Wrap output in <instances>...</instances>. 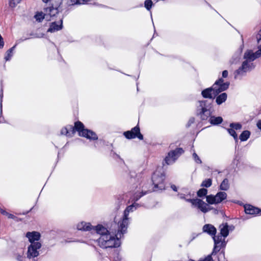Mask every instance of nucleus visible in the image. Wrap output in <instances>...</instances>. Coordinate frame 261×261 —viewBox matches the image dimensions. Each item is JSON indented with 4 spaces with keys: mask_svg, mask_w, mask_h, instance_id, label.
I'll return each instance as SVG.
<instances>
[{
    "mask_svg": "<svg viewBox=\"0 0 261 261\" xmlns=\"http://www.w3.org/2000/svg\"><path fill=\"white\" fill-rule=\"evenodd\" d=\"M212 87H209L202 91L201 94L204 98H208L210 99L200 101L199 107L200 115L202 120H206L209 118L208 121L212 124V116H211V108L212 103Z\"/></svg>",
    "mask_w": 261,
    "mask_h": 261,
    "instance_id": "1",
    "label": "nucleus"
},
{
    "mask_svg": "<svg viewBox=\"0 0 261 261\" xmlns=\"http://www.w3.org/2000/svg\"><path fill=\"white\" fill-rule=\"evenodd\" d=\"M62 0H51V6L44 8L43 11H38L34 16H56L63 15Z\"/></svg>",
    "mask_w": 261,
    "mask_h": 261,
    "instance_id": "2",
    "label": "nucleus"
},
{
    "mask_svg": "<svg viewBox=\"0 0 261 261\" xmlns=\"http://www.w3.org/2000/svg\"><path fill=\"white\" fill-rule=\"evenodd\" d=\"M165 174L162 170L156 169L152 174L151 180L153 187L149 190V192L165 189Z\"/></svg>",
    "mask_w": 261,
    "mask_h": 261,
    "instance_id": "3",
    "label": "nucleus"
},
{
    "mask_svg": "<svg viewBox=\"0 0 261 261\" xmlns=\"http://www.w3.org/2000/svg\"><path fill=\"white\" fill-rule=\"evenodd\" d=\"M117 226L118 229L117 230H115L114 232L112 231V233L114 234V236H113L111 238L107 240V242H105L104 244H102L101 248H116L120 246V242L119 239L123 237V234L125 233L126 231L122 232L119 231V225L117 224Z\"/></svg>",
    "mask_w": 261,
    "mask_h": 261,
    "instance_id": "4",
    "label": "nucleus"
},
{
    "mask_svg": "<svg viewBox=\"0 0 261 261\" xmlns=\"http://www.w3.org/2000/svg\"><path fill=\"white\" fill-rule=\"evenodd\" d=\"M217 233L216 228L213 226V240L214 242V247L213 248V261H219V257L216 255L217 252L220 251V250L224 248L226 246V242L224 238H222V236H216Z\"/></svg>",
    "mask_w": 261,
    "mask_h": 261,
    "instance_id": "5",
    "label": "nucleus"
},
{
    "mask_svg": "<svg viewBox=\"0 0 261 261\" xmlns=\"http://www.w3.org/2000/svg\"><path fill=\"white\" fill-rule=\"evenodd\" d=\"M134 209H136L134 204L126 207L124 211L123 217L122 220L119 221L118 224L119 225V231L124 232L127 231V226L129 223L128 215L130 212H133Z\"/></svg>",
    "mask_w": 261,
    "mask_h": 261,
    "instance_id": "6",
    "label": "nucleus"
},
{
    "mask_svg": "<svg viewBox=\"0 0 261 261\" xmlns=\"http://www.w3.org/2000/svg\"><path fill=\"white\" fill-rule=\"evenodd\" d=\"M184 152L182 148H176L175 149L169 151L164 161L167 165L174 162L177 158Z\"/></svg>",
    "mask_w": 261,
    "mask_h": 261,
    "instance_id": "7",
    "label": "nucleus"
},
{
    "mask_svg": "<svg viewBox=\"0 0 261 261\" xmlns=\"http://www.w3.org/2000/svg\"><path fill=\"white\" fill-rule=\"evenodd\" d=\"M123 135L128 139L138 138L139 140L143 139V136L140 133V127L138 125L133 127L130 130L124 132Z\"/></svg>",
    "mask_w": 261,
    "mask_h": 261,
    "instance_id": "8",
    "label": "nucleus"
},
{
    "mask_svg": "<svg viewBox=\"0 0 261 261\" xmlns=\"http://www.w3.org/2000/svg\"><path fill=\"white\" fill-rule=\"evenodd\" d=\"M187 201L191 203L193 205L197 207L203 213H206L210 210V208L208 207V204L204 202L201 199L198 198L189 199H187Z\"/></svg>",
    "mask_w": 261,
    "mask_h": 261,
    "instance_id": "9",
    "label": "nucleus"
},
{
    "mask_svg": "<svg viewBox=\"0 0 261 261\" xmlns=\"http://www.w3.org/2000/svg\"><path fill=\"white\" fill-rule=\"evenodd\" d=\"M41 247V244L39 242H36L35 243L31 244L28 247L27 257L29 258H31L38 256L39 253L37 250Z\"/></svg>",
    "mask_w": 261,
    "mask_h": 261,
    "instance_id": "10",
    "label": "nucleus"
},
{
    "mask_svg": "<svg viewBox=\"0 0 261 261\" xmlns=\"http://www.w3.org/2000/svg\"><path fill=\"white\" fill-rule=\"evenodd\" d=\"M69 129H71V134L74 135L76 131L79 133V136H82V134H84L85 128L84 125L81 121H77L74 123V126L69 125Z\"/></svg>",
    "mask_w": 261,
    "mask_h": 261,
    "instance_id": "11",
    "label": "nucleus"
},
{
    "mask_svg": "<svg viewBox=\"0 0 261 261\" xmlns=\"http://www.w3.org/2000/svg\"><path fill=\"white\" fill-rule=\"evenodd\" d=\"M63 28V20L60 19L58 21H55L49 23V28L47 31L48 33H54L62 30Z\"/></svg>",
    "mask_w": 261,
    "mask_h": 261,
    "instance_id": "12",
    "label": "nucleus"
},
{
    "mask_svg": "<svg viewBox=\"0 0 261 261\" xmlns=\"http://www.w3.org/2000/svg\"><path fill=\"white\" fill-rule=\"evenodd\" d=\"M244 211L247 214L256 215L261 214V210L257 207H255L251 204H245L244 206Z\"/></svg>",
    "mask_w": 261,
    "mask_h": 261,
    "instance_id": "13",
    "label": "nucleus"
},
{
    "mask_svg": "<svg viewBox=\"0 0 261 261\" xmlns=\"http://www.w3.org/2000/svg\"><path fill=\"white\" fill-rule=\"evenodd\" d=\"M25 236L28 238L31 244L35 243V241H38L41 237L40 233L35 231L27 232Z\"/></svg>",
    "mask_w": 261,
    "mask_h": 261,
    "instance_id": "14",
    "label": "nucleus"
},
{
    "mask_svg": "<svg viewBox=\"0 0 261 261\" xmlns=\"http://www.w3.org/2000/svg\"><path fill=\"white\" fill-rule=\"evenodd\" d=\"M227 197V194L225 192H219L215 196H213V204L221 203Z\"/></svg>",
    "mask_w": 261,
    "mask_h": 261,
    "instance_id": "15",
    "label": "nucleus"
},
{
    "mask_svg": "<svg viewBox=\"0 0 261 261\" xmlns=\"http://www.w3.org/2000/svg\"><path fill=\"white\" fill-rule=\"evenodd\" d=\"M82 137L92 140H97L98 139V136L96 133L88 129L84 130V134H82Z\"/></svg>",
    "mask_w": 261,
    "mask_h": 261,
    "instance_id": "16",
    "label": "nucleus"
},
{
    "mask_svg": "<svg viewBox=\"0 0 261 261\" xmlns=\"http://www.w3.org/2000/svg\"><path fill=\"white\" fill-rule=\"evenodd\" d=\"M219 228H220V234H218L217 236H222V238L225 239V238L227 237L229 234V227L227 223L221 224Z\"/></svg>",
    "mask_w": 261,
    "mask_h": 261,
    "instance_id": "17",
    "label": "nucleus"
},
{
    "mask_svg": "<svg viewBox=\"0 0 261 261\" xmlns=\"http://www.w3.org/2000/svg\"><path fill=\"white\" fill-rule=\"evenodd\" d=\"M248 62L249 61L248 60L243 61L241 66L240 67L239 69L235 71V79L237 78V75L240 74L242 71L244 72H246L247 68H249L250 67H251L250 65L248 64Z\"/></svg>",
    "mask_w": 261,
    "mask_h": 261,
    "instance_id": "18",
    "label": "nucleus"
},
{
    "mask_svg": "<svg viewBox=\"0 0 261 261\" xmlns=\"http://www.w3.org/2000/svg\"><path fill=\"white\" fill-rule=\"evenodd\" d=\"M94 227L91 225L90 223L81 222L77 226L79 230L83 231H90L93 230Z\"/></svg>",
    "mask_w": 261,
    "mask_h": 261,
    "instance_id": "19",
    "label": "nucleus"
},
{
    "mask_svg": "<svg viewBox=\"0 0 261 261\" xmlns=\"http://www.w3.org/2000/svg\"><path fill=\"white\" fill-rule=\"evenodd\" d=\"M93 230L101 236L109 232V230L101 224H98L93 228Z\"/></svg>",
    "mask_w": 261,
    "mask_h": 261,
    "instance_id": "20",
    "label": "nucleus"
},
{
    "mask_svg": "<svg viewBox=\"0 0 261 261\" xmlns=\"http://www.w3.org/2000/svg\"><path fill=\"white\" fill-rule=\"evenodd\" d=\"M110 231L111 229L109 230L108 233H105L104 234L101 236L98 239V242L100 247L102 246V244H104L105 242H107V240H109V239L111 238V237L113 236L111 235L112 231L111 232Z\"/></svg>",
    "mask_w": 261,
    "mask_h": 261,
    "instance_id": "21",
    "label": "nucleus"
},
{
    "mask_svg": "<svg viewBox=\"0 0 261 261\" xmlns=\"http://www.w3.org/2000/svg\"><path fill=\"white\" fill-rule=\"evenodd\" d=\"M244 58L249 62L253 61L256 59L254 53L252 50H247L244 55Z\"/></svg>",
    "mask_w": 261,
    "mask_h": 261,
    "instance_id": "22",
    "label": "nucleus"
},
{
    "mask_svg": "<svg viewBox=\"0 0 261 261\" xmlns=\"http://www.w3.org/2000/svg\"><path fill=\"white\" fill-rule=\"evenodd\" d=\"M91 0H69L68 5L69 6L81 5L88 4Z\"/></svg>",
    "mask_w": 261,
    "mask_h": 261,
    "instance_id": "23",
    "label": "nucleus"
},
{
    "mask_svg": "<svg viewBox=\"0 0 261 261\" xmlns=\"http://www.w3.org/2000/svg\"><path fill=\"white\" fill-rule=\"evenodd\" d=\"M227 95L226 93H222L219 95H218L216 97V102L218 105H220L222 104L223 102L225 101L227 99Z\"/></svg>",
    "mask_w": 261,
    "mask_h": 261,
    "instance_id": "24",
    "label": "nucleus"
},
{
    "mask_svg": "<svg viewBox=\"0 0 261 261\" xmlns=\"http://www.w3.org/2000/svg\"><path fill=\"white\" fill-rule=\"evenodd\" d=\"M250 132L249 130H244L240 136V139L241 141H246L250 136Z\"/></svg>",
    "mask_w": 261,
    "mask_h": 261,
    "instance_id": "25",
    "label": "nucleus"
},
{
    "mask_svg": "<svg viewBox=\"0 0 261 261\" xmlns=\"http://www.w3.org/2000/svg\"><path fill=\"white\" fill-rule=\"evenodd\" d=\"M229 185L228 179H224L220 186V189L223 191H226L229 189Z\"/></svg>",
    "mask_w": 261,
    "mask_h": 261,
    "instance_id": "26",
    "label": "nucleus"
},
{
    "mask_svg": "<svg viewBox=\"0 0 261 261\" xmlns=\"http://www.w3.org/2000/svg\"><path fill=\"white\" fill-rule=\"evenodd\" d=\"M16 45L9 49L6 53L5 59L6 61H9L13 56V51L14 50Z\"/></svg>",
    "mask_w": 261,
    "mask_h": 261,
    "instance_id": "27",
    "label": "nucleus"
},
{
    "mask_svg": "<svg viewBox=\"0 0 261 261\" xmlns=\"http://www.w3.org/2000/svg\"><path fill=\"white\" fill-rule=\"evenodd\" d=\"M69 125L66 127H63L61 130V134L62 135H66L68 137H72L73 134H71V133L69 131Z\"/></svg>",
    "mask_w": 261,
    "mask_h": 261,
    "instance_id": "28",
    "label": "nucleus"
},
{
    "mask_svg": "<svg viewBox=\"0 0 261 261\" xmlns=\"http://www.w3.org/2000/svg\"><path fill=\"white\" fill-rule=\"evenodd\" d=\"M202 229L204 232H207L210 235L212 236V225L205 224L203 226Z\"/></svg>",
    "mask_w": 261,
    "mask_h": 261,
    "instance_id": "29",
    "label": "nucleus"
},
{
    "mask_svg": "<svg viewBox=\"0 0 261 261\" xmlns=\"http://www.w3.org/2000/svg\"><path fill=\"white\" fill-rule=\"evenodd\" d=\"M207 193V189L205 188H201L199 189L197 192V195L200 198H203L206 196Z\"/></svg>",
    "mask_w": 261,
    "mask_h": 261,
    "instance_id": "30",
    "label": "nucleus"
},
{
    "mask_svg": "<svg viewBox=\"0 0 261 261\" xmlns=\"http://www.w3.org/2000/svg\"><path fill=\"white\" fill-rule=\"evenodd\" d=\"M148 193H150L149 192V190L146 191H142V192L139 193H136L134 195L133 200L136 201H138L141 197H142L143 196H144V195Z\"/></svg>",
    "mask_w": 261,
    "mask_h": 261,
    "instance_id": "31",
    "label": "nucleus"
},
{
    "mask_svg": "<svg viewBox=\"0 0 261 261\" xmlns=\"http://www.w3.org/2000/svg\"><path fill=\"white\" fill-rule=\"evenodd\" d=\"M227 130L228 132V133L230 134V135L232 137H233V138H234L235 141L236 142H237L238 141V135H237V134L236 133L235 130H234L233 129H232L231 128H227Z\"/></svg>",
    "mask_w": 261,
    "mask_h": 261,
    "instance_id": "32",
    "label": "nucleus"
},
{
    "mask_svg": "<svg viewBox=\"0 0 261 261\" xmlns=\"http://www.w3.org/2000/svg\"><path fill=\"white\" fill-rule=\"evenodd\" d=\"M212 185V179L211 178H208L206 180H204L201 183L200 186L202 187H210Z\"/></svg>",
    "mask_w": 261,
    "mask_h": 261,
    "instance_id": "33",
    "label": "nucleus"
},
{
    "mask_svg": "<svg viewBox=\"0 0 261 261\" xmlns=\"http://www.w3.org/2000/svg\"><path fill=\"white\" fill-rule=\"evenodd\" d=\"M223 121V118L220 117H214L213 116V125H218L221 124Z\"/></svg>",
    "mask_w": 261,
    "mask_h": 261,
    "instance_id": "34",
    "label": "nucleus"
},
{
    "mask_svg": "<svg viewBox=\"0 0 261 261\" xmlns=\"http://www.w3.org/2000/svg\"><path fill=\"white\" fill-rule=\"evenodd\" d=\"M230 127L234 130H239L242 128V125L239 123H231L229 125Z\"/></svg>",
    "mask_w": 261,
    "mask_h": 261,
    "instance_id": "35",
    "label": "nucleus"
},
{
    "mask_svg": "<svg viewBox=\"0 0 261 261\" xmlns=\"http://www.w3.org/2000/svg\"><path fill=\"white\" fill-rule=\"evenodd\" d=\"M153 5V3L151 0H146L144 2V7L147 10H149L152 6Z\"/></svg>",
    "mask_w": 261,
    "mask_h": 261,
    "instance_id": "36",
    "label": "nucleus"
},
{
    "mask_svg": "<svg viewBox=\"0 0 261 261\" xmlns=\"http://www.w3.org/2000/svg\"><path fill=\"white\" fill-rule=\"evenodd\" d=\"M229 82L223 83V84L219 86V87L220 88L221 90L224 91L226 90L229 88Z\"/></svg>",
    "mask_w": 261,
    "mask_h": 261,
    "instance_id": "37",
    "label": "nucleus"
},
{
    "mask_svg": "<svg viewBox=\"0 0 261 261\" xmlns=\"http://www.w3.org/2000/svg\"><path fill=\"white\" fill-rule=\"evenodd\" d=\"M21 0H9V5L11 7H15L20 2Z\"/></svg>",
    "mask_w": 261,
    "mask_h": 261,
    "instance_id": "38",
    "label": "nucleus"
},
{
    "mask_svg": "<svg viewBox=\"0 0 261 261\" xmlns=\"http://www.w3.org/2000/svg\"><path fill=\"white\" fill-rule=\"evenodd\" d=\"M193 157L194 160L195 161V162H196L198 164L201 163V160L200 159L199 157L198 156V155L195 152H194L193 154Z\"/></svg>",
    "mask_w": 261,
    "mask_h": 261,
    "instance_id": "39",
    "label": "nucleus"
},
{
    "mask_svg": "<svg viewBox=\"0 0 261 261\" xmlns=\"http://www.w3.org/2000/svg\"><path fill=\"white\" fill-rule=\"evenodd\" d=\"M220 88L219 87L218 88L215 87L213 88V94L215 95H217L219 94L220 92H222Z\"/></svg>",
    "mask_w": 261,
    "mask_h": 261,
    "instance_id": "40",
    "label": "nucleus"
},
{
    "mask_svg": "<svg viewBox=\"0 0 261 261\" xmlns=\"http://www.w3.org/2000/svg\"><path fill=\"white\" fill-rule=\"evenodd\" d=\"M194 121H195V118L194 117L190 118L186 125V126L187 127H190L192 124L194 123Z\"/></svg>",
    "mask_w": 261,
    "mask_h": 261,
    "instance_id": "41",
    "label": "nucleus"
},
{
    "mask_svg": "<svg viewBox=\"0 0 261 261\" xmlns=\"http://www.w3.org/2000/svg\"><path fill=\"white\" fill-rule=\"evenodd\" d=\"M206 201L208 204H212V194L206 196Z\"/></svg>",
    "mask_w": 261,
    "mask_h": 261,
    "instance_id": "42",
    "label": "nucleus"
},
{
    "mask_svg": "<svg viewBox=\"0 0 261 261\" xmlns=\"http://www.w3.org/2000/svg\"><path fill=\"white\" fill-rule=\"evenodd\" d=\"M4 41L3 38L0 34V49H2L4 46Z\"/></svg>",
    "mask_w": 261,
    "mask_h": 261,
    "instance_id": "43",
    "label": "nucleus"
},
{
    "mask_svg": "<svg viewBox=\"0 0 261 261\" xmlns=\"http://www.w3.org/2000/svg\"><path fill=\"white\" fill-rule=\"evenodd\" d=\"M224 80L222 78L219 79L218 80L216 81L215 83V85L217 86H220L221 84H223Z\"/></svg>",
    "mask_w": 261,
    "mask_h": 261,
    "instance_id": "44",
    "label": "nucleus"
},
{
    "mask_svg": "<svg viewBox=\"0 0 261 261\" xmlns=\"http://www.w3.org/2000/svg\"><path fill=\"white\" fill-rule=\"evenodd\" d=\"M256 38H257L258 43H259L261 41V29L258 32V34L256 36Z\"/></svg>",
    "mask_w": 261,
    "mask_h": 261,
    "instance_id": "45",
    "label": "nucleus"
},
{
    "mask_svg": "<svg viewBox=\"0 0 261 261\" xmlns=\"http://www.w3.org/2000/svg\"><path fill=\"white\" fill-rule=\"evenodd\" d=\"M256 58H258L261 57V50L258 49L255 53H254Z\"/></svg>",
    "mask_w": 261,
    "mask_h": 261,
    "instance_id": "46",
    "label": "nucleus"
},
{
    "mask_svg": "<svg viewBox=\"0 0 261 261\" xmlns=\"http://www.w3.org/2000/svg\"><path fill=\"white\" fill-rule=\"evenodd\" d=\"M228 72L227 70H225L223 71L222 77L224 78L227 77L228 76Z\"/></svg>",
    "mask_w": 261,
    "mask_h": 261,
    "instance_id": "47",
    "label": "nucleus"
},
{
    "mask_svg": "<svg viewBox=\"0 0 261 261\" xmlns=\"http://www.w3.org/2000/svg\"><path fill=\"white\" fill-rule=\"evenodd\" d=\"M36 18V21L38 22H41L45 17H35Z\"/></svg>",
    "mask_w": 261,
    "mask_h": 261,
    "instance_id": "48",
    "label": "nucleus"
},
{
    "mask_svg": "<svg viewBox=\"0 0 261 261\" xmlns=\"http://www.w3.org/2000/svg\"><path fill=\"white\" fill-rule=\"evenodd\" d=\"M5 213H6V215L10 219H13L15 217V216L11 214H9V213H8L7 212H5Z\"/></svg>",
    "mask_w": 261,
    "mask_h": 261,
    "instance_id": "49",
    "label": "nucleus"
},
{
    "mask_svg": "<svg viewBox=\"0 0 261 261\" xmlns=\"http://www.w3.org/2000/svg\"><path fill=\"white\" fill-rule=\"evenodd\" d=\"M256 125H257V127L258 128V129L261 130V120H259L258 121V122H257Z\"/></svg>",
    "mask_w": 261,
    "mask_h": 261,
    "instance_id": "50",
    "label": "nucleus"
},
{
    "mask_svg": "<svg viewBox=\"0 0 261 261\" xmlns=\"http://www.w3.org/2000/svg\"><path fill=\"white\" fill-rule=\"evenodd\" d=\"M22 258H23V257H22V255H17L16 259L18 261H22Z\"/></svg>",
    "mask_w": 261,
    "mask_h": 261,
    "instance_id": "51",
    "label": "nucleus"
},
{
    "mask_svg": "<svg viewBox=\"0 0 261 261\" xmlns=\"http://www.w3.org/2000/svg\"><path fill=\"white\" fill-rule=\"evenodd\" d=\"M171 188H172V189L174 191H175L176 192L177 191V187H176L175 185H172L171 186Z\"/></svg>",
    "mask_w": 261,
    "mask_h": 261,
    "instance_id": "52",
    "label": "nucleus"
},
{
    "mask_svg": "<svg viewBox=\"0 0 261 261\" xmlns=\"http://www.w3.org/2000/svg\"><path fill=\"white\" fill-rule=\"evenodd\" d=\"M229 227V231H232L234 229V226L233 225H228Z\"/></svg>",
    "mask_w": 261,
    "mask_h": 261,
    "instance_id": "53",
    "label": "nucleus"
},
{
    "mask_svg": "<svg viewBox=\"0 0 261 261\" xmlns=\"http://www.w3.org/2000/svg\"><path fill=\"white\" fill-rule=\"evenodd\" d=\"M213 212H214L215 214H218V210H216V209H215V208H213Z\"/></svg>",
    "mask_w": 261,
    "mask_h": 261,
    "instance_id": "54",
    "label": "nucleus"
},
{
    "mask_svg": "<svg viewBox=\"0 0 261 261\" xmlns=\"http://www.w3.org/2000/svg\"><path fill=\"white\" fill-rule=\"evenodd\" d=\"M3 89H1V92H2V93H1V99L2 98V97H3Z\"/></svg>",
    "mask_w": 261,
    "mask_h": 261,
    "instance_id": "55",
    "label": "nucleus"
},
{
    "mask_svg": "<svg viewBox=\"0 0 261 261\" xmlns=\"http://www.w3.org/2000/svg\"><path fill=\"white\" fill-rule=\"evenodd\" d=\"M44 3H47L49 2V0H42Z\"/></svg>",
    "mask_w": 261,
    "mask_h": 261,
    "instance_id": "56",
    "label": "nucleus"
},
{
    "mask_svg": "<svg viewBox=\"0 0 261 261\" xmlns=\"http://www.w3.org/2000/svg\"><path fill=\"white\" fill-rule=\"evenodd\" d=\"M251 67H250L251 68H254L255 66L253 65V64H251V66L250 65Z\"/></svg>",
    "mask_w": 261,
    "mask_h": 261,
    "instance_id": "57",
    "label": "nucleus"
},
{
    "mask_svg": "<svg viewBox=\"0 0 261 261\" xmlns=\"http://www.w3.org/2000/svg\"><path fill=\"white\" fill-rule=\"evenodd\" d=\"M5 211H2L1 212V213H2V214H3V215H6V213H5Z\"/></svg>",
    "mask_w": 261,
    "mask_h": 261,
    "instance_id": "58",
    "label": "nucleus"
},
{
    "mask_svg": "<svg viewBox=\"0 0 261 261\" xmlns=\"http://www.w3.org/2000/svg\"><path fill=\"white\" fill-rule=\"evenodd\" d=\"M258 49L261 50V45H259V46H258Z\"/></svg>",
    "mask_w": 261,
    "mask_h": 261,
    "instance_id": "59",
    "label": "nucleus"
},
{
    "mask_svg": "<svg viewBox=\"0 0 261 261\" xmlns=\"http://www.w3.org/2000/svg\"><path fill=\"white\" fill-rule=\"evenodd\" d=\"M241 38H242V43H244V40H243V36L242 35L241 36Z\"/></svg>",
    "mask_w": 261,
    "mask_h": 261,
    "instance_id": "60",
    "label": "nucleus"
},
{
    "mask_svg": "<svg viewBox=\"0 0 261 261\" xmlns=\"http://www.w3.org/2000/svg\"><path fill=\"white\" fill-rule=\"evenodd\" d=\"M1 112H2V103H1Z\"/></svg>",
    "mask_w": 261,
    "mask_h": 261,
    "instance_id": "61",
    "label": "nucleus"
},
{
    "mask_svg": "<svg viewBox=\"0 0 261 261\" xmlns=\"http://www.w3.org/2000/svg\"><path fill=\"white\" fill-rule=\"evenodd\" d=\"M114 225L115 226H116V225H117L116 223H115L114 224Z\"/></svg>",
    "mask_w": 261,
    "mask_h": 261,
    "instance_id": "62",
    "label": "nucleus"
},
{
    "mask_svg": "<svg viewBox=\"0 0 261 261\" xmlns=\"http://www.w3.org/2000/svg\"><path fill=\"white\" fill-rule=\"evenodd\" d=\"M220 255L223 256V254H221V253L220 254Z\"/></svg>",
    "mask_w": 261,
    "mask_h": 261,
    "instance_id": "63",
    "label": "nucleus"
}]
</instances>
